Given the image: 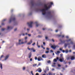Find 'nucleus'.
<instances>
[{
  "label": "nucleus",
  "instance_id": "f257e3e1",
  "mask_svg": "<svg viewBox=\"0 0 75 75\" xmlns=\"http://www.w3.org/2000/svg\"><path fill=\"white\" fill-rule=\"evenodd\" d=\"M50 4L51 5H50L48 6H47V4H44V8L45 9H42L40 10V11H41L42 13V15H45L46 14V11H45V10H48L49 9H50V8H51V5L53 4V2H50Z\"/></svg>",
  "mask_w": 75,
  "mask_h": 75
},
{
  "label": "nucleus",
  "instance_id": "f03ea898",
  "mask_svg": "<svg viewBox=\"0 0 75 75\" xmlns=\"http://www.w3.org/2000/svg\"><path fill=\"white\" fill-rule=\"evenodd\" d=\"M27 25H28L29 27H30V28H32V27H33V25H33V22H28Z\"/></svg>",
  "mask_w": 75,
  "mask_h": 75
},
{
  "label": "nucleus",
  "instance_id": "7ed1b4c3",
  "mask_svg": "<svg viewBox=\"0 0 75 75\" xmlns=\"http://www.w3.org/2000/svg\"><path fill=\"white\" fill-rule=\"evenodd\" d=\"M16 20V18L15 17H11L9 20V23H11L12 21H15Z\"/></svg>",
  "mask_w": 75,
  "mask_h": 75
},
{
  "label": "nucleus",
  "instance_id": "20e7f679",
  "mask_svg": "<svg viewBox=\"0 0 75 75\" xmlns=\"http://www.w3.org/2000/svg\"><path fill=\"white\" fill-rule=\"evenodd\" d=\"M66 41L67 42H69V41L70 42V43L71 44H73V42L72 41H71V39H69L68 40H66Z\"/></svg>",
  "mask_w": 75,
  "mask_h": 75
},
{
  "label": "nucleus",
  "instance_id": "39448f33",
  "mask_svg": "<svg viewBox=\"0 0 75 75\" xmlns=\"http://www.w3.org/2000/svg\"><path fill=\"white\" fill-rule=\"evenodd\" d=\"M21 41V40H19V43H16V45H20L21 44H24V42H22L21 43H20V42Z\"/></svg>",
  "mask_w": 75,
  "mask_h": 75
},
{
  "label": "nucleus",
  "instance_id": "423d86ee",
  "mask_svg": "<svg viewBox=\"0 0 75 75\" xmlns=\"http://www.w3.org/2000/svg\"><path fill=\"white\" fill-rule=\"evenodd\" d=\"M28 50H30V51H33V52H35V50H34V48H29V47H28Z\"/></svg>",
  "mask_w": 75,
  "mask_h": 75
},
{
  "label": "nucleus",
  "instance_id": "0eeeda50",
  "mask_svg": "<svg viewBox=\"0 0 75 75\" xmlns=\"http://www.w3.org/2000/svg\"><path fill=\"white\" fill-rule=\"evenodd\" d=\"M52 48H53L54 50H55L56 48L57 47H58L57 45H53L51 46Z\"/></svg>",
  "mask_w": 75,
  "mask_h": 75
},
{
  "label": "nucleus",
  "instance_id": "6e6552de",
  "mask_svg": "<svg viewBox=\"0 0 75 75\" xmlns=\"http://www.w3.org/2000/svg\"><path fill=\"white\" fill-rule=\"evenodd\" d=\"M36 72H39L40 73L42 72V70L40 68H38L37 70H36Z\"/></svg>",
  "mask_w": 75,
  "mask_h": 75
},
{
  "label": "nucleus",
  "instance_id": "1a4fd4ad",
  "mask_svg": "<svg viewBox=\"0 0 75 75\" xmlns=\"http://www.w3.org/2000/svg\"><path fill=\"white\" fill-rule=\"evenodd\" d=\"M59 61L61 62H63V61H64V58H63V57H62V58H60V59H59Z\"/></svg>",
  "mask_w": 75,
  "mask_h": 75
},
{
  "label": "nucleus",
  "instance_id": "9d476101",
  "mask_svg": "<svg viewBox=\"0 0 75 75\" xmlns=\"http://www.w3.org/2000/svg\"><path fill=\"white\" fill-rule=\"evenodd\" d=\"M71 44L70 43H68L67 44L65 43L64 44V47L65 48H67V45H69Z\"/></svg>",
  "mask_w": 75,
  "mask_h": 75
},
{
  "label": "nucleus",
  "instance_id": "9b49d317",
  "mask_svg": "<svg viewBox=\"0 0 75 75\" xmlns=\"http://www.w3.org/2000/svg\"><path fill=\"white\" fill-rule=\"evenodd\" d=\"M41 60H42V58L41 57H39L38 58V61H40Z\"/></svg>",
  "mask_w": 75,
  "mask_h": 75
},
{
  "label": "nucleus",
  "instance_id": "f8f14e48",
  "mask_svg": "<svg viewBox=\"0 0 75 75\" xmlns=\"http://www.w3.org/2000/svg\"><path fill=\"white\" fill-rule=\"evenodd\" d=\"M31 4L32 6H34V5L35 4V3H34V1H31Z\"/></svg>",
  "mask_w": 75,
  "mask_h": 75
},
{
  "label": "nucleus",
  "instance_id": "ddd939ff",
  "mask_svg": "<svg viewBox=\"0 0 75 75\" xmlns=\"http://www.w3.org/2000/svg\"><path fill=\"white\" fill-rule=\"evenodd\" d=\"M42 58H46V55L45 54H43V55H42Z\"/></svg>",
  "mask_w": 75,
  "mask_h": 75
},
{
  "label": "nucleus",
  "instance_id": "4468645a",
  "mask_svg": "<svg viewBox=\"0 0 75 75\" xmlns=\"http://www.w3.org/2000/svg\"><path fill=\"white\" fill-rule=\"evenodd\" d=\"M33 42L32 41V40H30V42L28 43H27V45H30L31 44V43H32Z\"/></svg>",
  "mask_w": 75,
  "mask_h": 75
},
{
  "label": "nucleus",
  "instance_id": "2eb2a0df",
  "mask_svg": "<svg viewBox=\"0 0 75 75\" xmlns=\"http://www.w3.org/2000/svg\"><path fill=\"white\" fill-rule=\"evenodd\" d=\"M8 57H9V55H8L6 56L5 57V60H6V59H7V58H8Z\"/></svg>",
  "mask_w": 75,
  "mask_h": 75
},
{
  "label": "nucleus",
  "instance_id": "dca6fc26",
  "mask_svg": "<svg viewBox=\"0 0 75 75\" xmlns=\"http://www.w3.org/2000/svg\"><path fill=\"white\" fill-rule=\"evenodd\" d=\"M56 54L57 55H59V54H60V51H57V53H56Z\"/></svg>",
  "mask_w": 75,
  "mask_h": 75
},
{
  "label": "nucleus",
  "instance_id": "f3484780",
  "mask_svg": "<svg viewBox=\"0 0 75 75\" xmlns=\"http://www.w3.org/2000/svg\"><path fill=\"white\" fill-rule=\"evenodd\" d=\"M35 23L36 24V27H38V26L39 25L38 24V22H36Z\"/></svg>",
  "mask_w": 75,
  "mask_h": 75
},
{
  "label": "nucleus",
  "instance_id": "a211bd4d",
  "mask_svg": "<svg viewBox=\"0 0 75 75\" xmlns=\"http://www.w3.org/2000/svg\"><path fill=\"white\" fill-rule=\"evenodd\" d=\"M58 37H61L62 36V38H64V35H62V36H61V35H58Z\"/></svg>",
  "mask_w": 75,
  "mask_h": 75
},
{
  "label": "nucleus",
  "instance_id": "6ab92c4d",
  "mask_svg": "<svg viewBox=\"0 0 75 75\" xmlns=\"http://www.w3.org/2000/svg\"><path fill=\"white\" fill-rule=\"evenodd\" d=\"M75 58V57H71V60H74Z\"/></svg>",
  "mask_w": 75,
  "mask_h": 75
},
{
  "label": "nucleus",
  "instance_id": "aec40b11",
  "mask_svg": "<svg viewBox=\"0 0 75 75\" xmlns=\"http://www.w3.org/2000/svg\"><path fill=\"white\" fill-rule=\"evenodd\" d=\"M31 54L30 53L29 54V58H31Z\"/></svg>",
  "mask_w": 75,
  "mask_h": 75
},
{
  "label": "nucleus",
  "instance_id": "412c9836",
  "mask_svg": "<svg viewBox=\"0 0 75 75\" xmlns=\"http://www.w3.org/2000/svg\"><path fill=\"white\" fill-rule=\"evenodd\" d=\"M0 68H1V69H3V67H2V64H1V63H0Z\"/></svg>",
  "mask_w": 75,
  "mask_h": 75
},
{
  "label": "nucleus",
  "instance_id": "4be33fe9",
  "mask_svg": "<svg viewBox=\"0 0 75 75\" xmlns=\"http://www.w3.org/2000/svg\"><path fill=\"white\" fill-rule=\"evenodd\" d=\"M48 14L49 15H51V12H48Z\"/></svg>",
  "mask_w": 75,
  "mask_h": 75
},
{
  "label": "nucleus",
  "instance_id": "5701e85b",
  "mask_svg": "<svg viewBox=\"0 0 75 75\" xmlns=\"http://www.w3.org/2000/svg\"><path fill=\"white\" fill-rule=\"evenodd\" d=\"M3 57V55H2L1 56V57H0V60H1V58Z\"/></svg>",
  "mask_w": 75,
  "mask_h": 75
},
{
  "label": "nucleus",
  "instance_id": "b1692460",
  "mask_svg": "<svg viewBox=\"0 0 75 75\" xmlns=\"http://www.w3.org/2000/svg\"><path fill=\"white\" fill-rule=\"evenodd\" d=\"M37 66V64H33V67H35V66Z\"/></svg>",
  "mask_w": 75,
  "mask_h": 75
},
{
  "label": "nucleus",
  "instance_id": "393cba45",
  "mask_svg": "<svg viewBox=\"0 0 75 75\" xmlns=\"http://www.w3.org/2000/svg\"><path fill=\"white\" fill-rule=\"evenodd\" d=\"M54 61H55V62H57V59H54Z\"/></svg>",
  "mask_w": 75,
  "mask_h": 75
},
{
  "label": "nucleus",
  "instance_id": "a878e982",
  "mask_svg": "<svg viewBox=\"0 0 75 75\" xmlns=\"http://www.w3.org/2000/svg\"><path fill=\"white\" fill-rule=\"evenodd\" d=\"M70 59V57H68L67 58V59L68 60Z\"/></svg>",
  "mask_w": 75,
  "mask_h": 75
},
{
  "label": "nucleus",
  "instance_id": "bb28decb",
  "mask_svg": "<svg viewBox=\"0 0 75 75\" xmlns=\"http://www.w3.org/2000/svg\"><path fill=\"white\" fill-rule=\"evenodd\" d=\"M33 71H31V74L32 75H34V74H33Z\"/></svg>",
  "mask_w": 75,
  "mask_h": 75
},
{
  "label": "nucleus",
  "instance_id": "cd10ccee",
  "mask_svg": "<svg viewBox=\"0 0 75 75\" xmlns=\"http://www.w3.org/2000/svg\"><path fill=\"white\" fill-rule=\"evenodd\" d=\"M6 29L5 28H2L1 29V31H4V30H5Z\"/></svg>",
  "mask_w": 75,
  "mask_h": 75
},
{
  "label": "nucleus",
  "instance_id": "c85d7f7f",
  "mask_svg": "<svg viewBox=\"0 0 75 75\" xmlns=\"http://www.w3.org/2000/svg\"><path fill=\"white\" fill-rule=\"evenodd\" d=\"M45 53L46 54H48V53H49V51H46L45 52Z\"/></svg>",
  "mask_w": 75,
  "mask_h": 75
},
{
  "label": "nucleus",
  "instance_id": "c756f323",
  "mask_svg": "<svg viewBox=\"0 0 75 75\" xmlns=\"http://www.w3.org/2000/svg\"><path fill=\"white\" fill-rule=\"evenodd\" d=\"M58 67H61V65H60V64H58Z\"/></svg>",
  "mask_w": 75,
  "mask_h": 75
},
{
  "label": "nucleus",
  "instance_id": "7c9ffc66",
  "mask_svg": "<svg viewBox=\"0 0 75 75\" xmlns=\"http://www.w3.org/2000/svg\"><path fill=\"white\" fill-rule=\"evenodd\" d=\"M60 58H62V57H62V54H60Z\"/></svg>",
  "mask_w": 75,
  "mask_h": 75
},
{
  "label": "nucleus",
  "instance_id": "2f4dec72",
  "mask_svg": "<svg viewBox=\"0 0 75 75\" xmlns=\"http://www.w3.org/2000/svg\"><path fill=\"white\" fill-rule=\"evenodd\" d=\"M50 62H51V61L50 60L47 61V63H50Z\"/></svg>",
  "mask_w": 75,
  "mask_h": 75
},
{
  "label": "nucleus",
  "instance_id": "473e14b6",
  "mask_svg": "<svg viewBox=\"0 0 75 75\" xmlns=\"http://www.w3.org/2000/svg\"><path fill=\"white\" fill-rule=\"evenodd\" d=\"M7 28V30H8L10 28V27L9 26H8Z\"/></svg>",
  "mask_w": 75,
  "mask_h": 75
},
{
  "label": "nucleus",
  "instance_id": "72a5a7b5",
  "mask_svg": "<svg viewBox=\"0 0 75 75\" xmlns=\"http://www.w3.org/2000/svg\"><path fill=\"white\" fill-rule=\"evenodd\" d=\"M65 52L66 53H68V50H66L65 51Z\"/></svg>",
  "mask_w": 75,
  "mask_h": 75
},
{
  "label": "nucleus",
  "instance_id": "f704fd0d",
  "mask_svg": "<svg viewBox=\"0 0 75 75\" xmlns=\"http://www.w3.org/2000/svg\"><path fill=\"white\" fill-rule=\"evenodd\" d=\"M35 44V42H34L33 44H32V45H33V46H34V45Z\"/></svg>",
  "mask_w": 75,
  "mask_h": 75
},
{
  "label": "nucleus",
  "instance_id": "c9c22d12",
  "mask_svg": "<svg viewBox=\"0 0 75 75\" xmlns=\"http://www.w3.org/2000/svg\"><path fill=\"white\" fill-rule=\"evenodd\" d=\"M52 73H51V72H49V75H52Z\"/></svg>",
  "mask_w": 75,
  "mask_h": 75
},
{
  "label": "nucleus",
  "instance_id": "e433bc0d",
  "mask_svg": "<svg viewBox=\"0 0 75 75\" xmlns=\"http://www.w3.org/2000/svg\"><path fill=\"white\" fill-rule=\"evenodd\" d=\"M27 37H26L25 38V40H27Z\"/></svg>",
  "mask_w": 75,
  "mask_h": 75
},
{
  "label": "nucleus",
  "instance_id": "4c0bfd02",
  "mask_svg": "<svg viewBox=\"0 0 75 75\" xmlns=\"http://www.w3.org/2000/svg\"><path fill=\"white\" fill-rule=\"evenodd\" d=\"M35 60H37V57H35Z\"/></svg>",
  "mask_w": 75,
  "mask_h": 75
},
{
  "label": "nucleus",
  "instance_id": "58836bf2",
  "mask_svg": "<svg viewBox=\"0 0 75 75\" xmlns=\"http://www.w3.org/2000/svg\"><path fill=\"white\" fill-rule=\"evenodd\" d=\"M73 48L75 49V45H74L73 46Z\"/></svg>",
  "mask_w": 75,
  "mask_h": 75
},
{
  "label": "nucleus",
  "instance_id": "ea45409f",
  "mask_svg": "<svg viewBox=\"0 0 75 75\" xmlns=\"http://www.w3.org/2000/svg\"><path fill=\"white\" fill-rule=\"evenodd\" d=\"M62 52H63V53H64V52H65V50H62Z\"/></svg>",
  "mask_w": 75,
  "mask_h": 75
},
{
  "label": "nucleus",
  "instance_id": "a19ab883",
  "mask_svg": "<svg viewBox=\"0 0 75 75\" xmlns=\"http://www.w3.org/2000/svg\"><path fill=\"white\" fill-rule=\"evenodd\" d=\"M17 28H15V29L14 30V31H17Z\"/></svg>",
  "mask_w": 75,
  "mask_h": 75
},
{
  "label": "nucleus",
  "instance_id": "79ce46f5",
  "mask_svg": "<svg viewBox=\"0 0 75 75\" xmlns=\"http://www.w3.org/2000/svg\"><path fill=\"white\" fill-rule=\"evenodd\" d=\"M30 61H33V59L31 58V59H30Z\"/></svg>",
  "mask_w": 75,
  "mask_h": 75
},
{
  "label": "nucleus",
  "instance_id": "37998d69",
  "mask_svg": "<svg viewBox=\"0 0 75 75\" xmlns=\"http://www.w3.org/2000/svg\"><path fill=\"white\" fill-rule=\"evenodd\" d=\"M46 50H49V48H48V47H47V48H46Z\"/></svg>",
  "mask_w": 75,
  "mask_h": 75
},
{
  "label": "nucleus",
  "instance_id": "c03bdc74",
  "mask_svg": "<svg viewBox=\"0 0 75 75\" xmlns=\"http://www.w3.org/2000/svg\"><path fill=\"white\" fill-rule=\"evenodd\" d=\"M41 65V63H39L38 64V66H40Z\"/></svg>",
  "mask_w": 75,
  "mask_h": 75
},
{
  "label": "nucleus",
  "instance_id": "a18cd8bd",
  "mask_svg": "<svg viewBox=\"0 0 75 75\" xmlns=\"http://www.w3.org/2000/svg\"><path fill=\"white\" fill-rule=\"evenodd\" d=\"M25 69V67H23V70H24Z\"/></svg>",
  "mask_w": 75,
  "mask_h": 75
},
{
  "label": "nucleus",
  "instance_id": "49530a36",
  "mask_svg": "<svg viewBox=\"0 0 75 75\" xmlns=\"http://www.w3.org/2000/svg\"><path fill=\"white\" fill-rule=\"evenodd\" d=\"M6 21V19H4L3 21Z\"/></svg>",
  "mask_w": 75,
  "mask_h": 75
},
{
  "label": "nucleus",
  "instance_id": "de8ad7c7",
  "mask_svg": "<svg viewBox=\"0 0 75 75\" xmlns=\"http://www.w3.org/2000/svg\"><path fill=\"white\" fill-rule=\"evenodd\" d=\"M59 50H60V51H62V48H60L59 49Z\"/></svg>",
  "mask_w": 75,
  "mask_h": 75
},
{
  "label": "nucleus",
  "instance_id": "09e8293b",
  "mask_svg": "<svg viewBox=\"0 0 75 75\" xmlns=\"http://www.w3.org/2000/svg\"><path fill=\"white\" fill-rule=\"evenodd\" d=\"M66 38H69V37H68V36H66Z\"/></svg>",
  "mask_w": 75,
  "mask_h": 75
},
{
  "label": "nucleus",
  "instance_id": "8fccbe9b",
  "mask_svg": "<svg viewBox=\"0 0 75 75\" xmlns=\"http://www.w3.org/2000/svg\"><path fill=\"white\" fill-rule=\"evenodd\" d=\"M45 38L46 40H47V39H48V37H46Z\"/></svg>",
  "mask_w": 75,
  "mask_h": 75
},
{
  "label": "nucleus",
  "instance_id": "3c124183",
  "mask_svg": "<svg viewBox=\"0 0 75 75\" xmlns=\"http://www.w3.org/2000/svg\"><path fill=\"white\" fill-rule=\"evenodd\" d=\"M22 35H23V36H24L25 35V34H24V33H23L22 34Z\"/></svg>",
  "mask_w": 75,
  "mask_h": 75
},
{
  "label": "nucleus",
  "instance_id": "603ef678",
  "mask_svg": "<svg viewBox=\"0 0 75 75\" xmlns=\"http://www.w3.org/2000/svg\"><path fill=\"white\" fill-rule=\"evenodd\" d=\"M36 75H39V74H38V73H37L36 74Z\"/></svg>",
  "mask_w": 75,
  "mask_h": 75
},
{
  "label": "nucleus",
  "instance_id": "864d4df0",
  "mask_svg": "<svg viewBox=\"0 0 75 75\" xmlns=\"http://www.w3.org/2000/svg\"><path fill=\"white\" fill-rule=\"evenodd\" d=\"M50 52H53V51H52V50H50Z\"/></svg>",
  "mask_w": 75,
  "mask_h": 75
},
{
  "label": "nucleus",
  "instance_id": "5fc2aeb1",
  "mask_svg": "<svg viewBox=\"0 0 75 75\" xmlns=\"http://www.w3.org/2000/svg\"><path fill=\"white\" fill-rule=\"evenodd\" d=\"M38 37H39V38H41V36L39 35L38 36Z\"/></svg>",
  "mask_w": 75,
  "mask_h": 75
},
{
  "label": "nucleus",
  "instance_id": "6e6d98bb",
  "mask_svg": "<svg viewBox=\"0 0 75 75\" xmlns=\"http://www.w3.org/2000/svg\"><path fill=\"white\" fill-rule=\"evenodd\" d=\"M43 45H45V42H43Z\"/></svg>",
  "mask_w": 75,
  "mask_h": 75
},
{
  "label": "nucleus",
  "instance_id": "4d7b16f0",
  "mask_svg": "<svg viewBox=\"0 0 75 75\" xmlns=\"http://www.w3.org/2000/svg\"><path fill=\"white\" fill-rule=\"evenodd\" d=\"M52 41H53V42H54V39H52Z\"/></svg>",
  "mask_w": 75,
  "mask_h": 75
},
{
  "label": "nucleus",
  "instance_id": "13d9d810",
  "mask_svg": "<svg viewBox=\"0 0 75 75\" xmlns=\"http://www.w3.org/2000/svg\"><path fill=\"white\" fill-rule=\"evenodd\" d=\"M68 47L69 48H71V46H70L69 45L68 46Z\"/></svg>",
  "mask_w": 75,
  "mask_h": 75
},
{
  "label": "nucleus",
  "instance_id": "bf43d9fd",
  "mask_svg": "<svg viewBox=\"0 0 75 75\" xmlns=\"http://www.w3.org/2000/svg\"><path fill=\"white\" fill-rule=\"evenodd\" d=\"M27 42V40H26L24 43H26Z\"/></svg>",
  "mask_w": 75,
  "mask_h": 75
},
{
  "label": "nucleus",
  "instance_id": "052dcab7",
  "mask_svg": "<svg viewBox=\"0 0 75 75\" xmlns=\"http://www.w3.org/2000/svg\"><path fill=\"white\" fill-rule=\"evenodd\" d=\"M60 41L61 42H62V40H61V39L60 40Z\"/></svg>",
  "mask_w": 75,
  "mask_h": 75
},
{
  "label": "nucleus",
  "instance_id": "680f3d73",
  "mask_svg": "<svg viewBox=\"0 0 75 75\" xmlns=\"http://www.w3.org/2000/svg\"><path fill=\"white\" fill-rule=\"evenodd\" d=\"M56 59L58 60L59 59V58L58 57H57V58H56Z\"/></svg>",
  "mask_w": 75,
  "mask_h": 75
},
{
  "label": "nucleus",
  "instance_id": "e2e57ef3",
  "mask_svg": "<svg viewBox=\"0 0 75 75\" xmlns=\"http://www.w3.org/2000/svg\"><path fill=\"white\" fill-rule=\"evenodd\" d=\"M13 11V9H12L11 10V12H12Z\"/></svg>",
  "mask_w": 75,
  "mask_h": 75
},
{
  "label": "nucleus",
  "instance_id": "0e129e2a",
  "mask_svg": "<svg viewBox=\"0 0 75 75\" xmlns=\"http://www.w3.org/2000/svg\"><path fill=\"white\" fill-rule=\"evenodd\" d=\"M46 29V28H43L42 29L43 30H45Z\"/></svg>",
  "mask_w": 75,
  "mask_h": 75
},
{
  "label": "nucleus",
  "instance_id": "69168bd1",
  "mask_svg": "<svg viewBox=\"0 0 75 75\" xmlns=\"http://www.w3.org/2000/svg\"><path fill=\"white\" fill-rule=\"evenodd\" d=\"M1 25H4V23H2Z\"/></svg>",
  "mask_w": 75,
  "mask_h": 75
},
{
  "label": "nucleus",
  "instance_id": "338daca9",
  "mask_svg": "<svg viewBox=\"0 0 75 75\" xmlns=\"http://www.w3.org/2000/svg\"><path fill=\"white\" fill-rule=\"evenodd\" d=\"M28 35L29 37H30V36H31V35L29 34H28Z\"/></svg>",
  "mask_w": 75,
  "mask_h": 75
},
{
  "label": "nucleus",
  "instance_id": "774afa93",
  "mask_svg": "<svg viewBox=\"0 0 75 75\" xmlns=\"http://www.w3.org/2000/svg\"><path fill=\"white\" fill-rule=\"evenodd\" d=\"M67 67H68V66H67V65H66L65 66V68H67Z\"/></svg>",
  "mask_w": 75,
  "mask_h": 75
}]
</instances>
